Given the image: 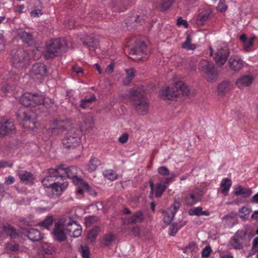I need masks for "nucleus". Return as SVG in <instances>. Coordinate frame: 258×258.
Returning a JSON list of instances; mask_svg holds the SVG:
<instances>
[{"mask_svg":"<svg viewBox=\"0 0 258 258\" xmlns=\"http://www.w3.org/2000/svg\"><path fill=\"white\" fill-rule=\"evenodd\" d=\"M62 180V173L57 168H50L47 175L42 180V183L45 188H50L56 195L60 196L69 185L68 181Z\"/></svg>","mask_w":258,"mask_h":258,"instance_id":"1","label":"nucleus"},{"mask_svg":"<svg viewBox=\"0 0 258 258\" xmlns=\"http://www.w3.org/2000/svg\"><path fill=\"white\" fill-rule=\"evenodd\" d=\"M128 98L132 102L136 111L141 115H146L149 110V103L144 95L142 88L134 87L128 92Z\"/></svg>","mask_w":258,"mask_h":258,"instance_id":"2","label":"nucleus"},{"mask_svg":"<svg viewBox=\"0 0 258 258\" xmlns=\"http://www.w3.org/2000/svg\"><path fill=\"white\" fill-rule=\"evenodd\" d=\"M21 103L27 107H35L43 105L46 108L51 107L54 105L53 101L48 98H44L42 95L32 94L29 92L24 93L20 98Z\"/></svg>","mask_w":258,"mask_h":258,"instance_id":"3","label":"nucleus"},{"mask_svg":"<svg viewBox=\"0 0 258 258\" xmlns=\"http://www.w3.org/2000/svg\"><path fill=\"white\" fill-rule=\"evenodd\" d=\"M67 47L64 39H51L45 44L43 51L44 56L46 59L52 58L64 52Z\"/></svg>","mask_w":258,"mask_h":258,"instance_id":"4","label":"nucleus"},{"mask_svg":"<svg viewBox=\"0 0 258 258\" xmlns=\"http://www.w3.org/2000/svg\"><path fill=\"white\" fill-rule=\"evenodd\" d=\"M190 90L188 86L182 81L175 83L174 88L166 87L163 88L159 93L160 96L164 99L174 100L182 94L183 96L189 95Z\"/></svg>","mask_w":258,"mask_h":258,"instance_id":"5","label":"nucleus"},{"mask_svg":"<svg viewBox=\"0 0 258 258\" xmlns=\"http://www.w3.org/2000/svg\"><path fill=\"white\" fill-rule=\"evenodd\" d=\"M81 137L82 131L80 128H71L62 140V144L67 148H76L80 145Z\"/></svg>","mask_w":258,"mask_h":258,"instance_id":"6","label":"nucleus"},{"mask_svg":"<svg viewBox=\"0 0 258 258\" xmlns=\"http://www.w3.org/2000/svg\"><path fill=\"white\" fill-rule=\"evenodd\" d=\"M30 56L27 52L22 48L13 51L12 61L13 66L17 69H23L29 64Z\"/></svg>","mask_w":258,"mask_h":258,"instance_id":"7","label":"nucleus"},{"mask_svg":"<svg viewBox=\"0 0 258 258\" xmlns=\"http://www.w3.org/2000/svg\"><path fill=\"white\" fill-rule=\"evenodd\" d=\"M71 121L68 119H54L50 126L52 134L54 135L61 134L65 130L71 126Z\"/></svg>","mask_w":258,"mask_h":258,"instance_id":"8","label":"nucleus"},{"mask_svg":"<svg viewBox=\"0 0 258 258\" xmlns=\"http://www.w3.org/2000/svg\"><path fill=\"white\" fill-rule=\"evenodd\" d=\"M58 167L60 172L62 173V177L66 175L68 178L72 179L73 182L76 185L81 182V179L78 177L79 170L76 167L70 166L65 168L63 165H60Z\"/></svg>","mask_w":258,"mask_h":258,"instance_id":"9","label":"nucleus"},{"mask_svg":"<svg viewBox=\"0 0 258 258\" xmlns=\"http://www.w3.org/2000/svg\"><path fill=\"white\" fill-rule=\"evenodd\" d=\"M200 65L209 81H213L217 79L218 76V72L212 63L203 60L201 62Z\"/></svg>","mask_w":258,"mask_h":258,"instance_id":"10","label":"nucleus"},{"mask_svg":"<svg viewBox=\"0 0 258 258\" xmlns=\"http://www.w3.org/2000/svg\"><path fill=\"white\" fill-rule=\"evenodd\" d=\"M30 74L34 79L41 81L47 76L48 71L44 63H36L33 64Z\"/></svg>","mask_w":258,"mask_h":258,"instance_id":"11","label":"nucleus"},{"mask_svg":"<svg viewBox=\"0 0 258 258\" xmlns=\"http://www.w3.org/2000/svg\"><path fill=\"white\" fill-rule=\"evenodd\" d=\"M204 193L202 190L195 188L189 191L185 196L184 200L185 203L188 206H192L200 202Z\"/></svg>","mask_w":258,"mask_h":258,"instance_id":"12","label":"nucleus"},{"mask_svg":"<svg viewBox=\"0 0 258 258\" xmlns=\"http://www.w3.org/2000/svg\"><path fill=\"white\" fill-rule=\"evenodd\" d=\"M181 206L179 199H175L174 203L167 210L163 212V221L166 224H170L175 214Z\"/></svg>","mask_w":258,"mask_h":258,"instance_id":"13","label":"nucleus"},{"mask_svg":"<svg viewBox=\"0 0 258 258\" xmlns=\"http://www.w3.org/2000/svg\"><path fill=\"white\" fill-rule=\"evenodd\" d=\"M149 183L151 188L150 195L151 199L153 198L154 195L156 198L161 197L169 185L165 183L164 180H161L156 185L152 181H150Z\"/></svg>","mask_w":258,"mask_h":258,"instance_id":"14","label":"nucleus"},{"mask_svg":"<svg viewBox=\"0 0 258 258\" xmlns=\"http://www.w3.org/2000/svg\"><path fill=\"white\" fill-rule=\"evenodd\" d=\"M18 116L24 128L33 129L36 127L35 116L29 114L28 111L23 112L22 115L18 114Z\"/></svg>","mask_w":258,"mask_h":258,"instance_id":"15","label":"nucleus"},{"mask_svg":"<svg viewBox=\"0 0 258 258\" xmlns=\"http://www.w3.org/2000/svg\"><path fill=\"white\" fill-rule=\"evenodd\" d=\"M0 235L9 236L12 239L17 238L19 237V234L16 229L8 223H0Z\"/></svg>","mask_w":258,"mask_h":258,"instance_id":"16","label":"nucleus"},{"mask_svg":"<svg viewBox=\"0 0 258 258\" xmlns=\"http://www.w3.org/2000/svg\"><path fill=\"white\" fill-rule=\"evenodd\" d=\"M229 55V50L227 46L224 45L223 46L218 48L214 56L216 62L220 65H223Z\"/></svg>","mask_w":258,"mask_h":258,"instance_id":"17","label":"nucleus"},{"mask_svg":"<svg viewBox=\"0 0 258 258\" xmlns=\"http://www.w3.org/2000/svg\"><path fill=\"white\" fill-rule=\"evenodd\" d=\"M65 229L63 223L61 221L55 223L53 230V234L54 238L59 242L63 241L66 239V235L64 230Z\"/></svg>","mask_w":258,"mask_h":258,"instance_id":"18","label":"nucleus"},{"mask_svg":"<svg viewBox=\"0 0 258 258\" xmlns=\"http://www.w3.org/2000/svg\"><path fill=\"white\" fill-rule=\"evenodd\" d=\"M15 130L13 121L11 119H3L0 122V137H3Z\"/></svg>","mask_w":258,"mask_h":258,"instance_id":"19","label":"nucleus"},{"mask_svg":"<svg viewBox=\"0 0 258 258\" xmlns=\"http://www.w3.org/2000/svg\"><path fill=\"white\" fill-rule=\"evenodd\" d=\"M252 193V191L250 188L245 187L240 185H235L232 191L233 195L236 197L240 196L244 199L249 197Z\"/></svg>","mask_w":258,"mask_h":258,"instance_id":"20","label":"nucleus"},{"mask_svg":"<svg viewBox=\"0 0 258 258\" xmlns=\"http://www.w3.org/2000/svg\"><path fill=\"white\" fill-rule=\"evenodd\" d=\"M17 174L20 180L25 184H33L35 178L31 172L25 170H18L17 171Z\"/></svg>","mask_w":258,"mask_h":258,"instance_id":"21","label":"nucleus"},{"mask_svg":"<svg viewBox=\"0 0 258 258\" xmlns=\"http://www.w3.org/2000/svg\"><path fill=\"white\" fill-rule=\"evenodd\" d=\"M253 79V77L252 75H243L237 80L236 86L240 89L248 87L252 83Z\"/></svg>","mask_w":258,"mask_h":258,"instance_id":"22","label":"nucleus"},{"mask_svg":"<svg viewBox=\"0 0 258 258\" xmlns=\"http://www.w3.org/2000/svg\"><path fill=\"white\" fill-rule=\"evenodd\" d=\"M84 45L91 49H95L97 47L98 42L94 39V35L92 34L87 35L84 38H81Z\"/></svg>","mask_w":258,"mask_h":258,"instance_id":"23","label":"nucleus"},{"mask_svg":"<svg viewBox=\"0 0 258 258\" xmlns=\"http://www.w3.org/2000/svg\"><path fill=\"white\" fill-rule=\"evenodd\" d=\"M133 54H147V47L144 42H137L135 46L131 49Z\"/></svg>","mask_w":258,"mask_h":258,"instance_id":"24","label":"nucleus"},{"mask_svg":"<svg viewBox=\"0 0 258 258\" xmlns=\"http://www.w3.org/2000/svg\"><path fill=\"white\" fill-rule=\"evenodd\" d=\"M243 60L238 56L230 57L228 62L229 68L234 71L240 70L243 66Z\"/></svg>","mask_w":258,"mask_h":258,"instance_id":"25","label":"nucleus"},{"mask_svg":"<svg viewBox=\"0 0 258 258\" xmlns=\"http://www.w3.org/2000/svg\"><path fill=\"white\" fill-rule=\"evenodd\" d=\"M17 35L23 42L26 44H30L33 42L32 34L22 29L18 31Z\"/></svg>","mask_w":258,"mask_h":258,"instance_id":"26","label":"nucleus"},{"mask_svg":"<svg viewBox=\"0 0 258 258\" xmlns=\"http://www.w3.org/2000/svg\"><path fill=\"white\" fill-rule=\"evenodd\" d=\"M27 236L32 241H37L42 238L40 232L35 228H30L27 231Z\"/></svg>","mask_w":258,"mask_h":258,"instance_id":"27","label":"nucleus"},{"mask_svg":"<svg viewBox=\"0 0 258 258\" xmlns=\"http://www.w3.org/2000/svg\"><path fill=\"white\" fill-rule=\"evenodd\" d=\"M231 185L232 182L230 179L228 178H223L220 184L221 193H222L225 196H227L229 192Z\"/></svg>","mask_w":258,"mask_h":258,"instance_id":"28","label":"nucleus"},{"mask_svg":"<svg viewBox=\"0 0 258 258\" xmlns=\"http://www.w3.org/2000/svg\"><path fill=\"white\" fill-rule=\"evenodd\" d=\"M144 219V215L142 211H138L136 212L129 219V222L130 223H141L143 221Z\"/></svg>","mask_w":258,"mask_h":258,"instance_id":"29","label":"nucleus"},{"mask_svg":"<svg viewBox=\"0 0 258 258\" xmlns=\"http://www.w3.org/2000/svg\"><path fill=\"white\" fill-rule=\"evenodd\" d=\"M199 250L198 246L196 243L191 242L183 249V252L191 255H195Z\"/></svg>","mask_w":258,"mask_h":258,"instance_id":"30","label":"nucleus"},{"mask_svg":"<svg viewBox=\"0 0 258 258\" xmlns=\"http://www.w3.org/2000/svg\"><path fill=\"white\" fill-rule=\"evenodd\" d=\"M188 214L190 216H200L202 215L209 216L210 212L207 211H203V209L201 207H195L190 209L188 211Z\"/></svg>","mask_w":258,"mask_h":258,"instance_id":"31","label":"nucleus"},{"mask_svg":"<svg viewBox=\"0 0 258 258\" xmlns=\"http://www.w3.org/2000/svg\"><path fill=\"white\" fill-rule=\"evenodd\" d=\"M100 164V162L97 158L92 157L86 166V169L89 172H93L96 169Z\"/></svg>","mask_w":258,"mask_h":258,"instance_id":"32","label":"nucleus"},{"mask_svg":"<svg viewBox=\"0 0 258 258\" xmlns=\"http://www.w3.org/2000/svg\"><path fill=\"white\" fill-rule=\"evenodd\" d=\"M221 219L225 226L228 228L233 227L235 224V219L232 215H226L223 216Z\"/></svg>","mask_w":258,"mask_h":258,"instance_id":"33","label":"nucleus"},{"mask_svg":"<svg viewBox=\"0 0 258 258\" xmlns=\"http://www.w3.org/2000/svg\"><path fill=\"white\" fill-rule=\"evenodd\" d=\"M231 86L230 83L224 81L218 86V92L220 94L223 95L227 93L231 89Z\"/></svg>","mask_w":258,"mask_h":258,"instance_id":"34","label":"nucleus"},{"mask_svg":"<svg viewBox=\"0 0 258 258\" xmlns=\"http://www.w3.org/2000/svg\"><path fill=\"white\" fill-rule=\"evenodd\" d=\"M103 176L110 181L117 179L118 175L116 172L112 169H106L103 172Z\"/></svg>","mask_w":258,"mask_h":258,"instance_id":"35","label":"nucleus"},{"mask_svg":"<svg viewBox=\"0 0 258 258\" xmlns=\"http://www.w3.org/2000/svg\"><path fill=\"white\" fill-rule=\"evenodd\" d=\"M78 224L77 222L74 221L72 219L69 218L68 219L66 220L63 223L65 229L68 232V234L73 233L74 231V225Z\"/></svg>","mask_w":258,"mask_h":258,"instance_id":"36","label":"nucleus"},{"mask_svg":"<svg viewBox=\"0 0 258 258\" xmlns=\"http://www.w3.org/2000/svg\"><path fill=\"white\" fill-rule=\"evenodd\" d=\"M99 231L100 228L99 227H94L88 233L87 235V240L91 242L94 241Z\"/></svg>","mask_w":258,"mask_h":258,"instance_id":"37","label":"nucleus"},{"mask_svg":"<svg viewBox=\"0 0 258 258\" xmlns=\"http://www.w3.org/2000/svg\"><path fill=\"white\" fill-rule=\"evenodd\" d=\"M4 78L0 77V95L4 96L6 93L9 92L11 89V87L7 83L2 84L3 82Z\"/></svg>","mask_w":258,"mask_h":258,"instance_id":"38","label":"nucleus"},{"mask_svg":"<svg viewBox=\"0 0 258 258\" xmlns=\"http://www.w3.org/2000/svg\"><path fill=\"white\" fill-rule=\"evenodd\" d=\"M162 3L159 5L157 9L161 12H164L168 9L173 2V0H162Z\"/></svg>","mask_w":258,"mask_h":258,"instance_id":"39","label":"nucleus"},{"mask_svg":"<svg viewBox=\"0 0 258 258\" xmlns=\"http://www.w3.org/2000/svg\"><path fill=\"white\" fill-rule=\"evenodd\" d=\"M230 244L235 249H241L243 248V244L239 241L234 236L230 240Z\"/></svg>","mask_w":258,"mask_h":258,"instance_id":"40","label":"nucleus"},{"mask_svg":"<svg viewBox=\"0 0 258 258\" xmlns=\"http://www.w3.org/2000/svg\"><path fill=\"white\" fill-rule=\"evenodd\" d=\"M42 248L44 252L48 254H51L55 251L54 246L49 243H44L42 245Z\"/></svg>","mask_w":258,"mask_h":258,"instance_id":"41","label":"nucleus"},{"mask_svg":"<svg viewBox=\"0 0 258 258\" xmlns=\"http://www.w3.org/2000/svg\"><path fill=\"white\" fill-rule=\"evenodd\" d=\"M191 37L189 35H188L186 37L185 41L182 43V48L187 49L188 50H194L196 49L195 45L191 44Z\"/></svg>","mask_w":258,"mask_h":258,"instance_id":"42","label":"nucleus"},{"mask_svg":"<svg viewBox=\"0 0 258 258\" xmlns=\"http://www.w3.org/2000/svg\"><path fill=\"white\" fill-rule=\"evenodd\" d=\"M126 77L123 80V84L127 85L130 83L135 77V71L133 69L126 70Z\"/></svg>","mask_w":258,"mask_h":258,"instance_id":"43","label":"nucleus"},{"mask_svg":"<svg viewBox=\"0 0 258 258\" xmlns=\"http://www.w3.org/2000/svg\"><path fill=\"white\" fill-rule=\"evenodd\" d=\"M255 38V36H253L242 43L245 51H250L253 45V41Z\"/></svg>","mask_w":258,"mask_h":258,"instance_id":"44","label":"nucleus"},{"mask_svg":"<svg viewBox=\"0 0 258 258\" xmlns=\"http://www.w3.org/2000/svg\"><path fill=\"white\" fill-rule=\"evenodd\" d=\"M6 248L12 251H17L19 249V245L15 241L12 240L7 243Z\"/></svg>","mask_w":258,"mask_h":258,"instance_id":"45","label":"nucleus"},{"mask_svg":"<svg viewBox=\"0 0 258 258\" xmlns=\"http://www.w3.org/2000/svg\"><path fill=\"white\" fill-rule=\"evenodd\" d=\"M96 98L95 95H93L90 98H85L82 99L81 102L80 106L83 108L85 109L87 108V104L89 103H91L93 101H95Z\"/></svg>","mask_w":258,"mask_h":258,"instance_id":"46","label":"nucleus"},{"mask_svg":"<svg viewBox=\"0 0 258 258\" xmlns=\"http://www.w3.org/2000/svg\"><path fill=\"white\" fill-rule=\"evenodd\" d=\"M53 222V218L52 216L47 217L43 221L40 223V225L43 227L48 229Z\"/></svg>","mask_w":258,"mask_h":258,"instance_id":"47","label":"nucleus"},{"mask_svg":"<svg viewBox=\"0 0 258 258\" xmlns=\"http://www.w3.org/2000/svg\"><path fill=\"white\" fill-rule=\"evenodd\" d=\"M114 239V235L112 233H109L105 235L102 239V243L105 246L109 245Z\"/></svg>","mask_w":258,"mask_h":258,"instance_id":"48","label":"nucleus"},{"mask_svg":"<svg viewBox=\"0 0 258 258\" xmlns=\"http://www.w3.org/2000/svg\"><path fill=\"white\" fill-rule=\"evenodd\" d=\"M79 251L83 258H89L90 250L88 246L81 245Z\"/></svg>","mask_w":258,"mask_h":258,"instance_id":"49","label":"nucleus"},{"mask_svg":"<svg viewBox=\"0 0 258 258\" xmlns=\"http://www.w3.org/2000/svg\"><path fill=\"white\" fill-rule=\"evenodd\" d=\"M234 236L243 244L246 236V232L242 230L238 231L234 235Z\"/></svg>","mask_w":258,"mask_h":258,"instance_id":"50","label":"nucleus"},{"mask_svg":"<svg viewBox=\"0 0 258 258\" xmlns=\"http://www.w3.org/2000/svg\"><path fill=\"white\" fill-rule=\"evenodd\" d=\"M74 228L73 233L69 234V235L71 237H78L81 234V227L80 225L74 224Z\"/></svg>","mask_w":258,"mask_h":258,"instance_id":"51","label":"nucleus"},{"mask_svg":"<svg viewBox=\"0 0 258 258\" xmlns=\"http://www.w3.org/2000/svg\"><path fill=\"white\" fill-rule=\"evenodd\" d=\"M239 213L240 218L244 220L246 218V216L249 215L250 210L246 207H243L239 210Z\"/></svg>","mask_w":258,"mask_h":258,"instance_id":"52","label":"nucleus"},{"mask_svg":"<svg viewBox=\"0 0 258 258\" xmlns=\"http://www.w3.org/2000/svg\"><path fill=\"white\" fill-rule=\"evenodd\" d=\"M158 173L163 176H167L170 174L169 169L165 166L159 167L157 169Z\"/></svg>","mask_w":258,"mask_h":258,"instance_id":"53","label":"nucleus"},{"mask_svg":"<svg viewBox=\"0 0 258 258\" xmlns=\"http://www.w3.org/2000/svg\"><path fill=\"white\" fill-rule=\"evenodd\" d=\"M211 247L210 246H207L202 251V256L203 257H208L211 254Z\"/></svg>","mask_w":258,"mask_h":258,"instance_id":"54","label":"nucleus"},{"mask_svg":"<svg viewBox=\"0 0 258 258\" xmlns=\"http://www.w3.org/2000/svg\"><path fill=\"white\" fill-rule=\"evenodd\" d=\"M252 252L253 254H258V236L255 238L253 241Z\"/></svg>","mask_w":258,"mask_h":258,"instance_id":"55","label":"nucleus"},{"mask_svg":"<svg viewBox=\"0 0 258 258\" xmlns=\"http://www.w3.org/2000/svg\"><path fill=\"white\" fill-rule=\"evenodd\" d=\"M176 24L178 26H183L185 28H187L188 26L187 22L185 20L182 19L181 17L177 19Z\"/></svg>","mask_w":258,"mask_h":258,"instance_id":"56","label":"nucleus"},{"mask_svg":"<svg viewBox=\"0 0 258 258\" xmlns=\"http://www.w3.org/2000/svg\"><path fill=\"white\" fill-rule=\"evenodd\" d=\"M128 139V135L127 133H123L118 138V141L124 144L127 142Z\"/></svg>","mask_w":258,"mask_h":258,"instance_id":"57","label":"nucleus"},{"mask_svg":"<svg viewBox=\"0 0 258 258\" xmlns=\"http://www.w3.org/2000/svg\"><path fill=\"white\" fill-rule=\"evenodd\" d=\"M169 175H170V176L166 177L164 179L165 180V183L168 184L174 180V178L176 176L175 174L173 172L170 173Z\"/></svg>","mask_w":258,"mask_h":258,"instance_id":"58","label":"nucleus"},{"mask_svg":"<svg viewBox=\"0 0 258 258\" xmlns=\"http://www.w3.org/2000/svg\"><path fill=\"white\" fill-rule=\"evenodd\" d=\"M114 69V63L113 62H111L105 69V72L106 73L108 74H111Z\"/></svg>","mask_w":258,"mask_h":258,"instance_id":"59","label":"nucleus"},{"mask_svg":"<svg viewBox=\"0 0 258 258\" xmlns=\"http://www.w3.org/2000/svg\"><path fill=\"white\" fill-rule=\"evenodd\" d=\"M65 25L69 29L75 28L76 27V24L75 22H74L72 19H70V18L68 19V22L66 23Z\"/></svg>","mask_w":258,"mask_h":258,"instance_id":"60","label":"nucleus"},{"mask_svg":"<svg viewBox=\"0 0 258 258\" xmlns=\"http://www.w3.org/2000/svg\"><path fill=\"white\" fill-rule=\"evenodd\" d=\"M222 1V0H220V2L219 3L217 7V10L219 11L223 12L227 9V7L221 2Z\"/></svg>","mask_w":258,"mask_h":258,"instance_id":"61","label":"nucleus"},{"mask_svg":"<svg viewBox=\"0 0 258 258\" xmlns=\"http://www.w3.org/2000/svg\"><path fill=\"white\" fill-rule=\"evenodd\" d=\"M5 40L4 39V37L0 33V51H2L5 49Z\"/></svg>","mask_w":258,"mask_h":258,"instance_id":"62","label":"nucleus"},{"mask_svg":"<svg viewBox=\"0 0 258 258\" xmlns=\"http://www.w3.org/2000/svg\"><path fill=\"white\" fill-rule=\"evenodd\" d=\"M15 181V178L14 177L12 176H8L5 178V183L6 184L9 185L12 184Z\"/></svg>","mask_w":258,"mask_h":258,"instance_id":"63","label":"nucleus"},{"mask_svg":"<svg viewBox=\"0 0 258 258\" xmlns=\"http://www.w3.org/2000/svg\"><path fill=\"white\" fill-rule=\"evenodd\" d=\"M212 14V11L211 9H208L203 11L199 16H210Z\"/></svg>","mask_w":258,"mask_h":258,"instance_id":"64","label":"nucleus"}]
</instances>
